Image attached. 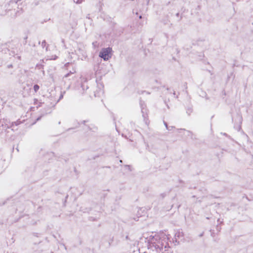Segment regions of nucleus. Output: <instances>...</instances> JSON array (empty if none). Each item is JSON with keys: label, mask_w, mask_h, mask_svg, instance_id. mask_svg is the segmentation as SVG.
I'll return each mask as SVG.
<instances>
[{"label": "nucleus", "mask_w": 253, "mask_h": 253, "mask_svg": "<svg viewBox=\"0 0 253 253\" xmlns=\"http://www.w3.org/2000/svg\"><path fill=\"white\" fill-rule=\"evenodd\" d=\"M149 245L155 247V249L163 248L164 246V240L162 239L159 234H155L154 236H150L148 239Z\"/></svg>", "instance_id": "1"}, {"label": "nucleus", "mask_w": 253, "mask_h": 253, "mask_svg": "<svg viewBox=\"0 0 253 253\" xmlns=\"http://www.w3.org/2000/svg\"><path fill=\"white\" fill-rule=\"evenodd\" d=\"M112 49L111 48H106L102 49L99 52V57L106 61L111 57Z\"/></svg>", "instance_id": "2"}, {"label": "nucleus", "mask_w": 253, "mask_h": 253, "mask_svg": "<svg viewBox=\"0 0 253 253\" xmlns=\"http://www.w3.org/2000/svg\"><path fill=\"white\" fill-rule=\"evenodd\" d=\"M34 89L36 92L39 89V86L37 84L35 85L34 86Z\"/></svg>", "instance_id": "3"}, {"label": "nucleus", "mask_w": 253, "mask_h": 253, "mask_svg": "<svg viewBox=\"0 0 253 253\" xmlns=\"http://www.w3.org/2000/svg\"><path fill=\"white\" fill-rule=\"evenodd\" d=\"M83 1H84V0H77L76 1V0H74V2H75L77 3H81Z\"/></svg>", "instance_id": "4"}]
</instances>
